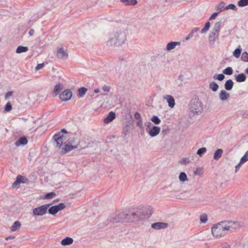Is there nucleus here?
I'll return each instance as SVG.
<instances>
[{"label":"nucleus","instance_id":"0eeeda50","mask_svg":"<svg viewBox=\"0 0 248 248\" xmlns=\"http://www.w3.org/2000/svg\"><path fill=\"white\" fill-rule=\"evenodd\" d=\"M64 136L61 133L56 134L53 137V140L56 143V147H60L62 144Z\"/></svg>","mask_w":248,"mask_h":248},{"label":"nucleus","instance_id":"e2e57ef3","mask_svg":"<svg viewBox=\"0 0 248 248\" xmlns=\"http://www.w3.org/2000/svg\"><path fill=\"white\" fill-rule=\"evenodd\" d=\"M192 36H193V35L191 33H189V34L188 35V36L186 37V40H187L189 38H192Z\"/></svg>","mask_w":248,"mask_h":248},{"label":"nucleus","instance_id":"09e8293b","mask_svg":"<svg viewBox=\"0 0 248 248\" xmlns=\"http://www.w3.org/2000/svg\"><path fill=\"white\" fill-rule=\"evenodd\" d=\"M180 163L188 164L189 163V160L187 158H183L180 160Z\"/></svg>","mask_w":248,"mask_h":248},{"label":"nucleus","instance_id":"9d476101","mask_svg":"<svg viewBox=\"0 0 248 248\" xmlns=\"http://www.w3.org/2000/svg\"><path fill=\"white\" fill-rule=\"evenodd\" d=\"M57 56L59 59L65 60L68 58V54L63 47H60L57 50Z\"/></svg>","mask_w":248,"mask_h":248},{"label":"nucleus","instance_id":"5fc2aeb1","mask_svg":"<svg viewBox=\"0 0 248 248\" xmlns=\"http://www.w3.org/2000/svg\"><path fill=\"white\" fill-rule=\"evenodd\" d=\"M137 125L138 126H139L140 128H142L143 127H142V119H140V120H139L137 123Z\"/></svg>","mask_w":248,"mask_h":248},{"label":"nucleus","instance_id":"39448f33","mask_svg":"<svg viewBox=\"0 0 248 248\" xmlns=\"http://www.w3.org/2000/svg\"><path fill=\"white\" fill-rule=\"evenodd\" d=\"M131 216L125 212H120L111 215L109 218V221L112 223L124 222L130 221Z\"/></svg>","mask_w":248,"mask_h":248},{"label":"nucleus","instance_id":"7c9ffc66","mask_svg":"<svg viewBox=\"0 0 248 248\" xmlns=\"http://www.w3.org/2000/svg\"><path fill=\"white\" fill-rule=\"evenodd\" d=\"M225 3L224 2H223V1L220 2L216 6V9L217 10H219V12H222V11H224V10H226L225 9Z\"/></svg>","mask_w":248,"mask_h":248},{"label":"nucleus","instance_id":"13d9d810","mask_svg":"<svg viewBox=\"0 0 248 248\" xmlns=\"http://www.w3.org/2000/svg\"><path fill=\"white\" fill-rule=\"evenodd\" d=\"M145 125L147 126L146 129H148L152 128V124L150 122H148L145 123Z\"/></svg>","mask_w":248,"mask_h":248},{"label":"nucleus","instance_id":"6e6552de","mask_svg":"<svg viewBox=\"0 0 248 248\" xmlns=\"http://www.w3.org/2000/svg\"><path fill=\"white\" fill-rule=\"evenodd\" d=\"M72 93L70 90L66 89L63 91L60 94V98L62 101H66L70 100L72 97Z\"/></svg>","mask_w":248,"mask_h":248},{"label":"nucleus","instance_id":"37998d69","mask_svg":"<svg viewBox=\"0 0 248 248\" xmlns=\"http://www.w3.org/2000/svg\"><path fill=\"white\" fill-rule=\"evenodd\" d=\"M12 107L11 104L10 102H8L5 105L4 110L7 112H9L12 110Z\"/></svg>","mask_w":248,"mask_h":248},{"label":"nucleus","instance_id":"e433bc0d","mask_svg":"<svg viewBox=\"0 0 248 248\" xmlns=\"http://www.w3.org/2000/svg\"><path fill=\"white\" fill-rule=\"evenodd\" d=\"M210 27V23L209 22H207L206 23L205 26L204 28L202 30L201 32V33H205L207 32V31L209 30Z\"/></svg>","mask_w":248,"mask_h":248},{"label":"nucleus","instance_id":"680f3d73","mask_svg":"<svg viewBox=\"0 0 248 248\" xmlns=\"http://www.w3.org/2000/svg\"><path fill=\"white\" fill-rule=\"evenodd\" d=\"M18 184H20L19 183L16 182V180L14 182V183L13 184L12 186L13 187H16V186Z\"/></svg>","mask_w":248,"mask_h":248},{"label":"nucleus","instance_id":"ea45409f","mask_svg":"<svg viewBox=\"0 0 248 248\" xmlns=\"http://www.w3.org/2000/svg\"><path fill=\"white\" fill-rule=\"evenodd\" d=\"M151 121L155 124H159L161 122L160 119L157 116H153Z\"/></svg>","mask_w":248,"mask_h":248},{"label":"nucleus","instance_id":"0e129e2a","mask_svg":"<svg viewBox=\"0 0 248 248\" xmlns=\"http://www.w3.org/2000/svg\"><path fill=\"white\" fill-rule=\"evenodd\" d=\"M60 133L62 134V133H67V132L65 129H62Z\"/></svg>","mask_w":248,"mask_h":248},{"label":"nucleus","instance_id":"a878e982","mask_svg":"<svg viewBox=\"0 0 248 248\" xmlns=\"http://www.w3.org/2000/svg\"><path fill=\"white\" fill-rule=\"evenodd\" d=\"M209 87L213 91L216 92L218 89L219 86L217 83L213 81L209 83Z\"/></svg>","mask_w":248,"mask_h":248},{"label":"nucleus","instance_id":"4be33fe9","mask_svg":"<svg viewBox=\"0 0 248 248\" xmlns=\"http://www.w3.org/2000/svg\"><path fill=\"white\" fill-rule=\"evenodd\" d=\"M223 151L221 149H217L214 155V159L216 160H218L222 156Z\"/></svg>","mask_w":248,"mask_h":248},{"label":"nucleus","instance_id":"864d4df0","mask_svg":"<svg viewBox=\"0 0 248 248\" xmlns=\"http://www.w3.org/2000/svg\"><path fill=\"white\" fill-rule=\"evenodd\" d=\"M134 117L137 120L141 119L140 114L139 112H136L135 113Z\"/></svg>","mask_w":248,"mask_h":248},{"label":"nucleus","instance_id":"20e7f679","mask_svg":"<svg viewBox=\"0 0 248 248\" xmlns=\"http://www.w3.org/2000/svg\"><path fill=\"white\" fill-rule=\"evenodd\" d=\"M189 111L196 115H199L202 113L203 110V105L197 98L192 99L188 105Z\"/></svg>","mask_w":248,"mask_h":248},{"label":"nucleus","instance_id":"b1692460","mask_svg":"<svg viewBox=\"0 0 248 248\" xmlns=\"http://www.w3.org/2000/svg\"><path fill=\"white\" fill-rule=\"evenodd\" d=\"M125 5H135L137 3V0H120Z\"/></svg>","mask_w":248,"mask_h":248},{"label":"nucleus","instance_id":"a19ab883","mask_svg":"<svg viewBox=\"0 0 248 248\" xmlns=\"http://www.w3.org/2000/svg\"><path fill=\"white\" fill-rule=\"evenodd\" d=\"M225 9L226 10L232 9V10L233 11H237V10L236 6L233 4H230L228 5V6L225 7Z\"/></svg>","mask_w":248,"mask_h":248},{"label":"nucleus","instance_id":"393cba45","mask_svg":"<svg viewBox=\"0 0 248 248\" xmlns=\"http://www.w3.org/2000/svg\"><path fill=\"white\" fill-rule=\"evenodd\" d=\"M179 179L181 182H185L188 181L186 174L184 172H181L179 176Z\"/></svg>","mask_w":248,"mask_h":248},{"label":"nucleus","instance_id":"f704fd0d","mask_svg":"<svg viewBox=\"0 0 248 248\" xmlns=\"http://www.w3.org/2000/svg\"><path fill=\"white\" fill-rule=\"evenodd\" d=\"M242 51L241 48L240 46L234 50L233 52V55L236 58L239 57Z\"/></svg>","mask_w":248,"mask_h":248},{"label":"nucleus","instance_id":"6ab92c4d","mask_svg":"<svg viewBox=\"0 0 248 248\" xmlns=\"http://www.w3.org/2000/svg\"><path fill=\"white\" fill-rule=\"evenodd\" d=\"M180 44V42H169L166 46V49L168 51H170V50L174 49L177 45H179Z\"/></svg>","mask_w":248,"mask_h":248},{"label":"nucleus","instance_id":"a211bd4d","mask_svg":"<svg viewBox=\"0 0 248 248\" xmlns=\"http://www.w3.org/2000/svg\"><path fill=\"white\" fill-rule=\"evenodd\" d=\"M27 143H28L27 139L26 137H23L20 138L18 139V140H17L16 142L15 145L16 146H19L21 145H26L27 144Z\"/></svg>","mask_w":248,"mask_h":248},{"label":"nucleus","instance_id":"2f4dec72","mask_svg":"<svg viewBox=\"0 0 248 248\" xmlns=\"http://www.w3.org/2000/svg\"><path fill=\"white\" fill-rule=\"evenodd\" d=\"M87 91V89L85 87H81L78 90V95L79 97L83 96Z\"/></svg>","mask_w":248,"mask_h":248},{"label":"nucleus","instance_id":"3c124183","mask_svg":"<svg viewBox=\"0 0 248 248\" xmlns=\"http://www.w3.org/2000/svg\"><path fill=\"white\" fill-rule=\"evenodd\" d=\"M13 93V92L12 91L8 92L5 95V99H7L8 98H9L12 95Z\"/></svg>","mask_w":248,"mask_h":248},{"label":"nucleus","instance_id":"cd10ccee","mask_svg":"<svg viewBox=\"0 0 248 248\" xmlns=\"http://www.w3.org/2000/svg\"><path fill=\"white\" fill-rule=\"evenodd\" d=\"M47 210L48 211L49 214L53 216L55 215L59 212L56 205L53 206L49 208H48Z\"/></svg>","mask_w":248,"mask_h":248},{"label":"nucleus","instance_id":"7ed1b4c3","mask_svg":"<svg viewBox=\"0 0 248 248\" xmlns=\"http://www.w3.org/2000/svg\"><path fill=\"white\" fill-rule=\"evenodd\" d=\"M153 213V211L150 208L142 207L138 209L131 215V221H137L139 219L143 220L149 218Z\"/></svg>","mask_w":248,"mask_h":248},{"label":"nucleus","instance_id":"4468645a","mask_svg":"<svg viewBox=\"0 0 248 248\" xmlns=\"http://www.w3.org/2000/svg\"><path fill=\"white\" fill-rule=\"evenodd\" d=\"M168 226V223L161 222L154 223L151 225L152 227L155 230L165 229Z\"/></svg>","mask_w":248,"mask_h":248},{"label":"nucleus","instance_id":"338daca9","mask_svg":"<svg viewBox=\"0 0 248 248\" xmlns=\"http://www.w3.org/2000/svg\"><path fill=\"white\" fill-rule=\"evenodd\" d=\"M99 92H100V90H99V89H95L94 90V92L95 93H99Z\"/></svg>","mask_w":248,"mask_h":248},{"label":"nucleus","instance_id":"4c0bfd02","mask_svg":"<svg viewBox=\"0 0 248 248\" xmlns=\"http://www.w3.org/2000/svg\"><path fill=\"white\" fill-rule=\"evenodd\" d=\"M248 161V150L246 152L244 155H243L240 159V163H244Z\"/></svg>","mask_w":248,"mask_h":248},{"label":"nucleus","instance_id":"f3484780","mask_svg":"<svg viewBox=\"0 0 248 248\" xmlns=\"http://www.w3.org/2000/svg\"><path fill=\"white\" fill-rule=\"evenodd\" d=\"M230 97V93L223 90H221L219 93V98L222 101L227 100Z\"/></svg>","mask_w":248,"mask_h":248},{"label":"nucleus","instance_id":"a18cd8bd","mask_svg":"<svg viewBox=\"0 0 248 248\" xmlns=\"http://www.w3.org/2000/svg\"><path fill=\"white\" fill-rule=\"evenodd\" d=\"M55 195H56L55 193H54V192H50V193H47V194L45 195V198H46V199H51V198H52L53 197H54Z\"/></svg>","mask_w":248,"mask_h":248},{"label":"nucleus","instance_id":"69168bd1","mask_svg":"<svg viewBox=\"0 0 248 248\" xmlns=\"http://www.w3.org/2000/svg\"><path fill=\"white\" fill-rule=\"evenodd\" d=\"M243 117H245V118L248 117V111L247 112H245V113H243Z\"/></svg>","mask_w":248,"mask_h":248},{"label":"nucleus","instance_id":"bb28decb","mask_svg":"<svg viewBox=\"0 0 248 248\" xmlns=\"http://www.w3.org/2000/svg\"><path fill=\"white\" fill-rule=\"evenodd\" d=\"M221 26V22L220 21L217 22L215 23L212 31L219 33Z\"/></svg>","mask_w":248,"mask_h":248},{"label":"nucleus","instance_id":"f8f14e48","mask_svg":"<svg viewBox=\"0 0 248 248\" xmlns=\"http://www.w3.org/2000/svg\"><path fill=\"white\" fill-rule=\"evenodd\" d=\"M219 33L212 31L209 35V43L211 46H213L216 41V39L218 38Z\"/></svg>","mask_w":248,"mask_h":248},{"label":"nucleus","instance_id":"c9c22d12","mask_svg":"<svg viewBox=\"0 0 248 248\" xmlns=\"http://www.w3.org/2000/svg\"><path fill=\"white\" fill-rule=\"evenodd\" d=\"M207 149L205 147H202L198 150L197 152V154L199 155L200 157H202V155L206 153Z\"/></svg>","mask_w":248,"mask_h":248},{"label":"nucleus","instance_id":"603ef678","mask_svg":"<svg viewBox=\"0 0 248 248\" xmlns=\"http://www.w3.org/2000/svg\"><path fill=\"white\" fill-rule=\"evenodd\" d=\"M44 66V63L38 64L37 65V66L35 67V70L38 71V70L41 69V68H42Z\"/></svg>","mask_w":248,"mask_h":248},{"label":"nucleus","instance_id":"1a4fd4ad","mask_svg":"<svg viewBox=\"0 0 248 248\" xmlns=\"http://www.w3.org/2000/svg\"><path fill=\"white\" fill-rule=\"evenodd\" d=\"M148 134L152 137L157 136L160 131V128L157 126H153L152 128L146 129Z\"/></svg>","mask_w":248,"mask_h":248},{"label":"nucleus","instance_id":"5701e85b","mask_svg":"<svg viewBox=\"0 0 248 248\" xmlns=\"http://www.w3.org/2000/svg\"><path fill=\"white\" fill-rule=\"evenodd\" d=\"M235 79L238 82H242L246 80V76L244 73L235 76Z\"/></svg>","mask_w":248,"mask_h":248},{"label":"nucleus","instance_id":"c03bdc74","mask_svg":"<svg viewBox=\"0 0 248 248\" xmlns=\"http://www.w3.org/2000/svg\"><path fill=\"white\" fill-rule=\"evenodd\" d=\"M24 179V177L20 175H18L16 177V182L19 183V184L21 183H25V182L23 181Z\"/></svg>","mask_w":248,"mask_h":248},{"label":"nucleus","instance_id":"6e6d98bb","mask_svg":"<svg viewBox=\"0 0 248 248\" xmlns=\"http://www.w3.org/2000/svg\"><path fill=\"white\" fill-rule=\"evenodd\" d=\"M218 13V12H215L210 17L209 20H212L215 19L217 16Z\"/></svg>","mask_w":248,"mask_h":248},{"label":"nucleus","instance_id":"4d7b16f0","mask_svg":"<svg viewBox=\"0 0 248 248\" xmlns=\"http://www.w3.org/2000/svg\"><path fill=\"white\" fill-rule=\"evenodd\" d=\"M199 30L200 29L199 28H195L193 29H192V30L190 32V33H191L193 35V34L194 33L198 32V31H199Z\"/></svg>","mask_w":248,"mask_h":248},{"label":"nucleus","instance_id":"8fccbe9b","mask_svg":"<svg viewBox=\"0 0 248 248\" xmlns=\"http://www.w3.org/2000/svg\"><path fill=\"white\" fill-rule=\"evenodd\" d=\"M103 90L105 92H109L110 89V87L108 86L104 85L102 88Z\"/></svg>","mask_w":248,"mask_h":248},{"label":"nucleus","instance_id":"774afa93","mask_svg":"<svg viewBox=\"0 0 248 248\" xmlns=\"http://www.w3.org/2000/svg\"><path fill=\"white\" fill-rule=\"evenodd\" d=\"M245 72L248 75V68L246 69Z\"/></svg>","mask_w":248,"mask_h":248},{"label":"nucleus","instance_id":"2eb2a0df","mask_svg":"<svg viewBox=\"0 0 248 248\" xmlns=\"http://www.w3.org/2000/svg\"><path fill=\"white\" fill-rule=\"evenodd\" d=\"M163 98L166 100L168 103L169 106L171 108H173L175 106V100L173 97L170 95H164L163 97Z\"/></svg>","mask_w":248,"mask_h":248},{"label":"nucleus","instance_id":"79ce46f5","mask_svg":"<svg viewBox=\"0 0 248 248\" xmlns=\"http://www.w3.org/2000/svg\"><path fill=\"white\" fill-rule=\"evenodd\" d=\"M241 59L242 61L248 62V53L247 52L245 51L242 53Z\"/></svg>","mask_w":248,"mask_h":248},{"label":"nucleus","instance_id":"412c9836","mask_svg":"<svg viewBox=\"0 0 248 248\" xmlns=\"http://www.w3.org/2000/svg\"><path fill=\"white\" fill-rule=\"evenodd\" d=\"M233 82L232 79H228L226 80L224 84L225 89L227 91H230L232 89L233 86Z\"/></svg>","mask_w":248,"mask_h":248},{"label":"nucleus","instance_id":"de8ad7c7","mask_svg":"<svg viewBox=\"0 0 248 248\" xmlns=\"http://www.w3.org/2000/svg\"><path fill=\"white\" fill-rule=\"evenodd\" d=\"M56 206L59 211L65 208V205L63 203H60Z\"/></svg>","mask_w":248,"mask_h":248},{"label":"nucleus","instance_id":"c756f323","mask_svg":"<svg viewBox=\"0 0 248 248\" xmlns=\"http://www.w3.org/2000/svg\"><path fill=\"white\" fill-rule=\"evenodd\" d=\"M21 226V223L18 221H15L11 228L12 231H16Z\"/></svg>","mask_w":248,"mask_h":248},{"label":"nucleus","instance_id":"423d86ee","mask_svg":"<svg viewBox=\"0 0 248 248\" xmlns=\"http://www.w3.org/2000/svg\"><path fill=\"white\" fill-rule=\"evenodd\" d=\"M51 204H46L42 205L39 207H36L32 210V215L33 216H42L45 215L48 208Z\"/></svg>","mask_w":248,"mask_h":248},{"label":"nucleus","instance_id":"58836bf2","mask_svg":"<svg viewBox=\"0 0 248 248\" xmlns=\"http://www.w3.org/2000/svg\"><path fill=\"white\" fill-rule=\"evenodd\" d=\"M238 5L240 7H244L248 5V0H240L238 2Z\"/></svg>","mask_w":248,"mask_h":248},{"label":"nucleus","instance_id":"f03ea898","mask_svg":"<svg viewBox=\"0 0 248 248\" xmlns=\"http://www.w3.org/2000/svg\"><path fill=\"white\" fill-rule=\"evenodd\" d=\"M126 40L125 31L122 29H117L110 33L107 45L112 47H119L124 44Z\"/></svg>","mask_w":248,"mask_h":248},{"label":"nucleus","instance_id":"ddd939ff","mask_svg":"<svg viewBox=\"0 0 248 248\" xmlns=\"http://www.w3.org/2000/svg\"><path fill=\"white\" fill-rule=\"evenodd\" d=\"M63 85L61 83H57L54 87L52 92L53 97H56L59 93L63 89Z\"/></svg>","mask_w":248,"mask_h":248},{"label":"nucleus","instance_id":"72a5a7b5","mask_svg":"<svg viewBox=\"0 0 248 248\" xmlns=\"http://www.w3.org/2000/svg\"><path fill=\"white\" fill-rule=\"evenodd\" d=\"M223 73L226 75H231L233 73V70L232 67H228L223 70Z\"/></svg>","mask_w":248,"mask_h":248},{"label":"nucleus","instance_id":"f257e3e1","mask_svg":"<svg viewBox=\"0 0 248 248\" xmlns=\"http://www.w3.org/2000/svg\"><path fill=\"white\" fill-rule=\"evenodd\" d=\"M241 227V225L238 222L228 220L214 225L211 231L215 238H220Z\"/></svg>","mask_w":248,"mask_h":248},{"label":"nucleus","instance_id":"dca6fc26","mask_svg":"<svg viewBox=\"0 0 248 248\" xmlns=\"http://www.w3.org/2000/svg\"><path fill=\"white\" fill-rule=\"evenodd\" d=\"M115 113L112 111H110L108 113V115L104 119V123L105 124H108L112 122L115 119Z\"/></svg>","mask_w":248,"mask_h":248},{"label":"nucleus","instance_id":"473e14b6","mask_svg":"<svg viewBox=\"0 0 248 248\" xmlns=\"http://www.w3.org/2000/svg\"><path fill=\"white\" fill-rule=\"evenodd\" d=\"M213 78L215 80L222 81L225 78V76L224 74H215L214 75Z\"/></svg>","mask_w":248,"mask_h":248},{"label":"nucleus","instance_id":"052dcab7","mask_svg":"<svg viewBox=\"0 0 248 248\" xmlns=\"http://www.w3.org/2000/svg\"><path fill=\"white\" fill-rule=\"evenodd\" d=\"M34 31L33 29H31L29 31V34L30 36H32L34 34Z\"/></svg>","mask_w":248,"mask_h":248},{"label":"nucleus","instance_id":"49530a36","mask_svg":"<svg viewBox=\"0 0 248 248\" xmlns=\"http://www.w3.org/2000/svg\"><path fill=\"white\" fill-rule=\"evenodd\" d=\"M200 219L202 222L205 223L207 221V217L205 214H203L200 216Z\"/></svg>","mask_w":248,"mask_h":248},{"label":"nucleus","instance_id":"bf43d9fd","mask_svg":"<svg viewBox=\"0 0 248 248\" xmlns=\"http://www.w3.org/2000/svg\"><path fill=\"white\" fill-rule=\"evenodd\" d=\"M243 163H240V162L235 166V172H237L239 169H240L241 166L242 164H243Z\"/></svg>","mask_w":248,"mask_h":248},{"label":"nucleus","instance_id":"c85d7f7f","mask_svg":"<svg viewBox=\"0 0 248 248\" xmlns=\"http://www.w3.org/2000/svg\"><path fill=\"white\" fill-rule=\"evenodd\" d=\"M28 50V48L27 46H18L16 50V53H21L27 52Z\"/></svg>","mask_w":248,"mask_h":248},{"label":"nucleus","instance_id":"aec40b11","mask_svg":"<svg viewBox=\"0 0 248 248\" xmlns=\"http://www.w3.org/2000/svg\"><path fill=\"white\" fill-rule=\"evenodd\" d=\"M73 242V239L71 237H66L63 239L61 241V244L62 246H68L72 244Z\"/></svg>","mask_w":248,"mask_h":248},{"label":"nucleus","instance_id":"9b49d317","mask_svg":"<svg viewBox=\"0 0 248 248\" xmlns=\"http://www.w3.org/2000/svg\"><path fill=\"white\" fill-rule=\"evenodd\" d=\"M69 143H72L70 139L68 140V143L64 145V147L62 148L61 153L62 154H65L70 151H72L73 149H75L78 148V145L73 146L71 145H69Z\"/></svg>","mask_w":248,"mask_h":248}]
</instances>
